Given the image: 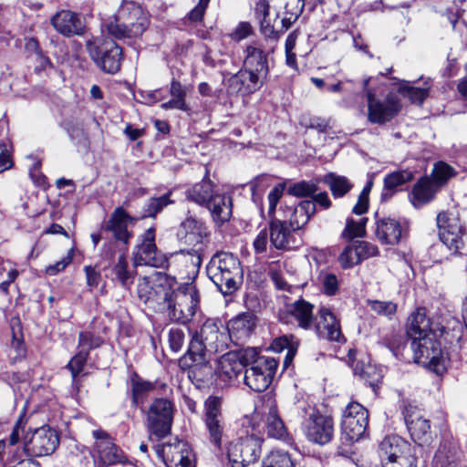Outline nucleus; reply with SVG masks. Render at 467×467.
<instances>
[{
	"instance_id": "obj_1",
	"label": "nucleus",
	"mask_w": 467,
	"mask_h": 467,
	"mask_svg": "<svg viewBox=\"0 0 467 467\" xmlns=\"http://www.w3.org/2000/svg\"><path fill=\"white\" fill-rule=\"evenodd\" d=\"M220 325L215 319L205 320L200 331L192 335L186 354L179 360L182 369L187 371L188 378L197 387L213 376L207 351H223L227 348V332Z\"/></svg>"
},
{
	"instance_id": "obj_2",
	"label": "nucleus",
	"mask_w": 467,
	"mask_h": 467,
	"mask_svg": "<svg viewBox=\"0 0 467 467\" xmlns=\"http://www.w3.org/2000/svg\"><path fill=\"white\" fill-rule=\"evenodd\" d=\"M407 334L412 339L411 348L415 362L437 375H443L447 371L449 358L437 340L436 332L431 327L425 308H418L410 316Z\"/></svg>"
},
{
	"instance_id": "obj_3",
	"label": "nucleus",
	"mask_w": 467,
	"mask_h": 467,
	"mask_svg": "<svg viewBox=\"0 0 467 467\" xmlns=\"http://www.w3.org/2000/svg\"><path fill=\"white\" fill-rule=\"evenodd\" d=\"M362 88L368 102V120L370 123L383 125L399 114L401 104L397 94L389 92L384 98H379V95L383 94V88L372 78H365Z\"/></svg>"
},
{
	"instance_id": "obj_4",
	"label": "nucleus",
	"mask_w": 467,
	"mask_h": 467,
	"mask_svg": "<svg viewBox=\"0 0 467 467\" xmlns=\"http://www.w3.org/2000/svg\"><path fill=\"white\" fill-rule=\"evenodd\" d=\"M296 410L303 419L302 430L308 441L325 445L332 440L334 421L331 417L320 413L313 403L304 400L297 401Z\"/></svg>"
},
{
	"instance_id": "obj_5",
	"label": "nucleus",
	"mask_w": 467,
	"mask_h": 467,
	"mask_svg": "<svg viewBox=\"0 0 467 467\" xmlns=\"http://www.w3.org/2000/svg\"><path fill=\"white\" fill-rule=\"evenodd\" d=\"M207 274L219 291L224 295L236 289V277L242 274L240 262L230 253H217L207 265Z\"/></svg>"
},
{
	"instance_id": "obj_6",
	"label": "nucleus",
	"mask_w": 467,
	"mask_h": 467,
	"mask_svg": "<svg viewBox=\"0 0 467 467\" xmlns=\"http://www.w3.org/2000/svg\"><path fill=\"white\" fill-rule=\"evenodd\" d=\"M439 238L451 254H457L465 245L467 227L457 208L440 212L436 217Z\"/></svg>"
},
{
	"instance_id": "obj_7",
	"label": "nucleus",
	"mask_w": 467,
	"mask_h": 467,
	"mask_svg": "<svg viewBox=\"0 0 467 467\" xmlns=\"http://www.w3.org/2000/svg\"><path fill=\"white\" fill-rule=\"evenodd\" d=\"M87 50L94 62L106 73L115 74L120 69L122 49L113 40L103 36L86 42Z\"/></svg>"
},
{
	"instance_id": "obj_8",
	"label": "nucleus",
	"mask_w": 467,
	"mask_h": 467,
	"mask_svg": "<svg viewBox=\"0 0 467 467\" xmlns=\"http://www.w3.org/2000/svg\"><path fill=\"white\" fill-rule=\"evenodd\" d=\"M168 316L171 321L186 324L196 313L199 295L195 286L187 285L177 291H170L169 300L166 301Z\"/></svg>"
},
{
	"instance_id": "obj_9",
	"label": "nucleus",
	"mask_w": 467,
	"mask_h": 467,
	"mask_svg": "<svg viewBox=\"0 0 467 467\" xmlns=\"http://www.w3.org/2000/svg\"><path fill=\"white\" fill-rule=\"evenodd\" d=\"M173 283L174 280L166 274L155 272L150 276L139 279L138 296L143 303L152 306L164 304L169 300Z\"/></svg>"
},
{
	"instance_id": "obj_10",
	"label": "nucleus",
	"mask_w": 467,
	"mask_h": 467,
	"mask_svg": "<svg viewBox=\"0 0 467 467\" xmlns=\"http://www.w3.org/2000/svg\"><path fill=\"white\" fill-rule=\"evenodd\" d=\"M263 439L252 433L232 441L227 449V457L232 467H244L255 462L261 455Z\"/></svg>"
},
{
	"instance_id": "obj_11",
	"label": "nucleus",
	"mask_w": 467,
	"mask_h": 467,
	"mask_svg": "<svg viewBox=\"0 0 467 467\" xmlns=\"http://www.w3.org/2000/svg\"><path fill=\"white\" fill-rule=\"evenodd\" d=\"M278 361L271 357H259L246 368L243 376L244 384L255 392L265 391L271 384L276 372Z\"/></svg>"
},
{
	"instance_id": "obj_12",
	"label": "nucleus",
	"mask_w": 467,
	"mask_h": 467,
	"mask_svg": "<svg viewBox=\"0 0 467 467\" xmlns=\"http://www.w3.org/2000/svg\"><path fill=\"white\" fill-rule=\"evenodd\" d=\"M172 424V404L167 399H156L147 413V430L158 440L165 438Z\"/></svg>"
},
{
	"instance_id": "obj_13",
	"label": "nucleus",
	"mask_w": 467,
	"mask_h": 467,
	"mask_svg": "<svg viewBox=\"0 0 467 467\" xmlns=\"http://www.w3.org/2000/svg\"><path fill=\"white\" fill-rule=\"evenodd\" d=\"M368 424V411L358 402H350L342 415V435L349 441L364 437Z\"/></svg>"
},
{
	"instance_id": "obj_14",
	"label": "nucleus",
	"mask_w": 467,
	"mask_h": 467,
	"mask_svg": "<svg viewBox=\"0 0 467 467\" xmlns=\"http://www.w3.org/2000/svg\"><path fill=\"white\" fill-rule=\"evenodd\" d=\"M133 261L134 266L149 265L159 268L166 265V257L155 244V229L153 227L147 229L142 234L140 243L133 252Z\"/></svg>"
},
{
	"instance_id": "obj_15",
	"label": "nucleus",
	"mask_w": 467,
	"mask_h": 467,
	"mask_svg": "<svg viewBox=\"0 0 467 467\" xmlns=\"http://www.w3.org/2000/svg\"><path fill=\"white\" fill-rule=\"evenodd\" d=\"M58 444L57 431L49 426H43L34 431L30 439L25 442L21 452L35 457L47 456L53 453Z\"/></svg>"
},
{
	"instance_id": "obj_16",
	"label": "nucleus",
	"mask_w": 467,
	"mask_h": 467,
	"mask_svg": "<svg viewBox=\"0 0 467 467\" xmlns=\"http://www.w3.org/2000/svg\"><path fill=\"white\" fill-rule=\"evenodd\" d=\"M176 236L185 245L204 249L209 243L210 232L203 222L189 216L180 224Z\"/></svg>"
},
{
	"instance_id": "obj_17",
	"label": "nucleus",
	"mask_w": 467,
	"mask_h": 467,
	"mask_svg": "<svg viewBox=\"0 0 467 467\" xmlns=\"http://www.w3.org/2000/svg\"><path fill=\"white\" fill-rule=\"evenodd\" d=\"M156 452L167 467H191V448L187 442L174 438L156 446Z\"/></svg>"
},
{
	"instance_id": "obj_18",
	"label": "nucleus",
	"mask_w": 467,
	"mask_h": 467,
	"mask_svg": "<svg viewBox=\"0 0 467 467\" xmlns=\"http://www.w3.org/2000/svg\"><path fill=\"white\" fill-rule=\"evenodd\" d=\"M402 415L412 440L420 446L427 443L431 438V423L421 410L409 404L403 407Z\"/></svg>"
},
{
	"instance_id": "obj_19",
	"label": "nucleus",
	"mask_w": 467,
	"mask_h": 467,
	"mask_svg": "<svg viewBox=\"0 0 467 467\" xmlns=\"http://www.w3.org/2000/svg\"><path fill=\"white\" fill-rule=\"evenodd\" d=\"M221 401L216 397H210L205 402L204 422L212 443L221 448L224 434L225 422L221 412Z\"/></svg>"
},
{
	"instance_id": "obj_20",
	"label": "nucleus",
	"mask_w": 467,
	"mask_h": 467,
	"mask_svg": "<svg viewBox=\"0 0 467 467\" xmlns=\"http://www.w3.org/2000/svg\"><path fill=\"white\" fill-rule=\"evenodd\" d=\"M244 367L242 357L230 351L218 359L215 373L224 384L234 385L240 383V378L244 374Z\"/></svg>"
},
{
	"instance_id": "obj_21",
	"label": "nucleus",
	"mask_w": 467,
	"mask_h": 467,
	"mask_svg": "<svg viewBox=\"0 0 467 467\" xmlns=\"http://www.w3.org/2000/svg\"><path fill=\"white\" fill-rule=\"evenodd\" d=\"M313 328L319 338L342 343L346 338L341 331L340 322L335 314L327 307L322 306L318 310V320Z\"/></svg>"
},
{
	"instance_id": "obj_22",
	"label": "nucleus",
	"mask_w": 467,
	"mask_h": 467,
	"mask_svg": "<svg viewBox=\"0 0 467 467\" xmlns=\"http://www.w3.org/2000/svg\"><path fill=\"white\" fill-rule=\"evenodd\" d=\"M95 439V451L98 460L104 465H112L123 462L124 455L120 449L112 441L107 432L102 430L92 431Z\"/></svg>"
},
{
	"instance_id": "obj_23",
	"label": "nucleus",
	"mask_w": 467,
	"mask_h": 467,
	"mask_svg": "<svg viewBox=\"0 0 467 467\" xmlns=\"http://www.w3.org/2000/svg\"><path fill=\"white\" fill-rule=\"evenodd\" d=\"M54 28L65 36H81L85 31V25L81 16L70 10H61L51 18Z\"/></svg>"
},
{
	"instance_id": "obj_24",
	"label": "nucleus",
	"mask_w": 467,
	"mask_h": 467,
	"mask_svg": "<svg viewBox=\"0 0 467 467\" xmlns=\"http://www.w3.org/2000/svg\"><path fill=\"white\" fill-rule=\"evenodd\" d=\"M266 78L261 74L241 69L228 80L230 92H240L243 95L254 93L261 88Z\"/></svg>"
},
{
	"instance_id": "obj_25",
	"label": "nucleus",
	"mask_w": 467,
	"mask_h": 467,
	"mask_svg": "<svg viewBox=\"0 0 467 467\" xmlns=\"http://www.w3.org/2000/svg\"><path fill=\"white\" fill-rule=\"evenodd\" d=\"M314 306L304 299H298L293 303L287 304L284 312V317L281 319L288 323L289 320L285 318L291 317L300 328L305 330L313 329L314 327Z\"/></svg>"
},
{
	"instance_id": "obj_26",
	"label": "nucleus",
	"mask_w": 467,
	"mask_h": 467,
	"mask_svg": "<svg viewBox=\"0 0 467 467\" xmlns=\"http://www.w3.org/2000/svg\"><path fill=\"white\" fill-rule=\"evenodd\" d=\"M266 431L270 438L292 443L293 439L281 419L275 400L269 398L266 404Z\"/></svg>"
},
{
	"instance_id": "obj_27",
	"label": "nucleus",
	"mask_w": 467,
	"mask_h": 467,
	"mask_svg": "<svg viewBox=\"0 0 467 467\" xmlns=\"http://www.w3.org/2000/svg\"><path fill=\"white\" fill-rule=\"evenodd\" d=\"M293 229L286 223L278 219H273L269 224V235L271 245L278 250H291L298 244L295 239Z\"/></svg>"
},
{
	"instance_id": "obj_28",
	"label": "nucleus",
	"mask_w": 467,
	"mask_h": 467,
	"mask_svg": "<svg viewBox=\"0 0 467 467\" xmlns=\"http://www.w3.org/2000/svg\"><path fill=\"white\" fill-rule=\"evenodd\" d=\"M256 325L255 316L252 313H243L232 318L227 324L228 339L243 343L254 331Z\"/></svg>"
},
{
	"instance_id": "obj_29",
	"label": "nucleus",
	"mask_w": 467,
	"mask_h": 467,
	"mask_svg": "<svg viewBox=\"0 0 467 467\" xmlns=\"http://www.w3.org/2000/svg\"><path fill=\"white\" fill-rule=\"evenodd\" d=\"M403 231L400 223L394 218H376L375 235L383 244H397L402 237Z\"/></svg>"
},
{
	"instance_id": "obj_30",
	"label": "nucleus",
	"mask_w": 467,
	"mask_h": 467,
	"mask_svg": "<svg viewBox=\"0 0 467 467\" xmlns=\"http://www.w3.org/2000/svg\"><path fill=\"white\" fill-rule=\"evenodd\" d=\"M415 448L399 436H388L379 444V455L382 461L395 462L400 456L414 452Z\"/></svg>"
},
{
	"instance_id": "obj_31",
	"label": "nucleus",
	"mask_w": 467,
	"mask_h": 467,
	"mask_svg": "<svg viewBox=\"0 0 467 467\" xmlns=\"http://www.w3.org/2000/svg\"><path fill=\"white\" fill-rule=\"evenodd\" d=\"M132 221L133 218L122 207H117L107 222L105 229L111 232L116 240L128 244L132 236L128 231V224Z\"/></svg>"
},
{
	"instance_id": "obj_32",
	"label": "nucleus",
	"mask_w": 467,
	"mask_h": 467,
	"mask_svg": "<svg viewBox=\"0 0 467 467\" xmlns=\"http://www.w3.org/2000/svg\"><path fill=\"white\" fill-rule=\"evenodd\" d=\"M269 13L270 4L268 0H257L255 2L254 7V15L259 24L260 32L266 38L278 39L279 36L285 31H283L282 28L276 29L275 27L274 23L269 17Z\"/></svg>"
},
{
	"instance_id": "obj_33",
	"label": "nucleus",
	"mask_w": 467,
	"mask_h": 467,
	"mask_svg": "<svg viewBox=\"0 0 467 467\" xmlns=\"http://www.w3.org/2000/svg\"><path fill=\"white\" fill-rule=\"evenodd\" d=\"M243 69L268 76L267 55L264 49L256 45H249L244 50Z\"/></svg>"
},
{
	"instance_id": "obj_34",
	"label": "nucleus",
	"mask_w": 467,
	"mask_h": 467,
	"mask_svg": "<svg viewBox=\"0 0 467 467\" xmlns=\"http://www.w3.org/2000/svg\"><path fill=\"white\" fill-rule=\"evenodd\" d=\"M436 192L437 188L433 182L428 177H421L414 184L409 198L413 207L420 209L431 202Z\"/></svg>"
},
{
	"instance_id": "obj_35",
	"label": "nucleus",
	"mask_w": 467,
	"mask_h": 467,
	"mask_svg": "<svg viewBox=\"0 0 467 467\" xmlns=\"http://www.w3.org/2000/svg\"><path fill=\"white\" fill-rule=\"evenodd\" d=\"M414 174L409 170H400L389 173L384 178L381 201L388 202L398 191V188L412 181Z\"/></svg>"
},
{
	"instance_id": "obj_36",
	"label": "nucleus",
	"mask_w": 467,
	"mask_h": 467,
	"mask_svg": "<svg viewBox=\"0 0 467 467\" xmlns=\"http://www.w3.org/2000/svg\"><path fill=\"white\" fill-rule=\"evenodd\" d=\"M205 207L209 209L216 223H223L231 218L232 201L225 194L214 193Z\"/></svg>"
},
{
	"instance_id": "obj_37",
	"label": "nucleus",
	"mask_w": 467,
	"mask_h": 467,
	"mask_svg": "<svg viewBox=\"0 0 467 467\" xmlns=\"http://www.w3.org/2000/svg\"><path fill=\"white\" fill-rule=\"evenodd\" d=\"M316 213V205L310 200L300 202L296 205L289 217V224L293 231L301 229Z\"/></svg>"
},
{
	"instance_id": "obj_38",
	"label": "nucleus",
	"mask_w": 467,
	"mask_h": 467,
	"mask_svg": "<svg viewBox=\"0 0 467 467\" xmlns=\"http://www.w3.org/2000/svg\"><path fill=\"white\" fill-rule=\"evenodd\" d=\"M213 184L209 179H203L202 182L195 183L186 192V198L199 205L206 206L213 196Z\"/></svg>"
},
{
	"instance_id": "obj_39",
	"label": "nucleus",
	"mask_w": 467,
	"mask_h": 467,
	"mask_svg": "<svg viewBox=\"0 0 467 467\" xmlns=\"http://www.w3.org/2000/svg\"><path fill=\"white\" fill-rule=\"evenodd\" d=\"M104 28L109 35L116 39L136 37L144 31V27H140V26L129 27L127 25L118 21L115 17L110 18L109 22L105 23Z\"/></svg>"
},
{
	"instance_id": "obj_40",
	"label": "nucleus",
	"mask_w": 467,
	"mask_h": 467,
	"mask_svg": "<svg viewBox=\"0 0 467 467\" xmlns=\"http://www.w3.org/2000/svg\"><path fill=\"white\" fill-rule=\"evenodd\" d=\"M113 279L118 281L120 285L129 289L134 282L135 270L130 268L127 257L121 254L118 257L116 264L112 268Z\"/></svg>"
},
{
	"instance_id": "obj_41",
	"label": "nucleus",
	"mask_w": 467,
	"mask_h": 467,
	"mask_svg": "<svg viewBox=\"0 0 467 467\" xmlns=\"http://www.w3.org/2000/svg\"><path fill=\"white\" fill-rule=\"evenodd\" d=\"M114 17L118 19V21L127 25L129 27L140 26V27L145 28L144 18L141 16V10L133 3L123 5Z\"/></svg>"
},
{
	"instance_id": "obj_42",
	"label": "nucleus",
	"mask_w": 467,
	"mask_h": 467,
	"mask_svg": "<svg viewBox=\"0 0 467 467\" xmlns=\"http://www.w3.org/2000/svg\"><path fill=\"white\" fill-rule=\"evenodd\" d=\"M307 0H286L284 16L281 20L282 30H288L301 16Z\"/></svg>"
},
{
	"instance_id": "obj_43",
	"label": "nucleus",
	"mask_w": 467,
	"mask_h": 467,
	"mask_svg": "<svg viewBox=\"0 0 467 467\" xmlns=\"http://www.w3.org/2000/svg\"><path fill=\"white\" fill-rule=\"evenodd\" d=\"M155 389V384L134 375L130 379L132 402L135 405L142 403L144 399Z\"/></svg>"
},
{
	"instance_id": "obj_44",
	"label": "nucleus",
	"mask_w": 467,
	"mask_h": 467,
	"mask_svg": "<svg viewBox=\"0 0 467 467\" xmlns=\"http://www.w3.org/2000/svg\"><path fill=\"white\" fill-rule=\"evenodd\" d=\"M324 181L335 198L343 197L353 187V184L347 177L337 175L335 173L327 174Z\"/></svg>"
},
{
	"instance_id": "obj_45",
	"label": "nucleus",
	"mask_w": 467,
	"mask_h": 467,
	"mask_svg": "<svg viewBox=\"0 0 467 467\" xmlns=\"http://www.w3.org/2000/svg\"><path fill=\"white\" fill-rule=\"evenodd\" d=\"M264 467H296V462L292 456L284 451L276 450L270 454L263 462Z\"/></svg>"
},
{
	"instance_id": "obj_46",
	"label": "nucleus",
	"mask_w": 467,
	"mask_h": 467,
	"mask_svg": "<svg viewBox=\"0 0 467 467\" xmlns=\"http://www.w3.org/2000/svg\"><path fill=\"white\" fill-rule=\"evenodd\" d=\"M88 352L85 350H78V353L71 358L67 368L70 370L72 375L73 386L78 389L79 381L77 379L78 375L80 374L86 365L88 359Z\"/></svg>"
},
{
	"instance_id": "obj_47",
	"label": "nucleus",
	"mask_w": 467,
	"mask_h": 467,
	"mask_svg": "<svg viewBox=\"0 0 467 467\" xmlns=\"http://www.w3.org/2000/svg\"><path fill=\"white\" fill-rule=\"evenodd\" d=\"M454 169L444 161H439L434 164L431 176L433 183L441 186L446 183L449 179L455 176Z\"/></svg>"
},
{
	"instance_id": "obj_48",
	"label": "nucleus",
	"mask_w": 467,
	"mask_h": 467,
	"mask_svg": "<svg viewBox=\"0 0 467 467\" xmlns=\"http://www.w3.org/2000/svg\"><path fill=\"white\" fill-rule=\"evenodd\" d=\"M429 90V85L424 88H415L405 84L401 85L399 88V91L403 94L404 97H407L411 103L419 105L422 104L424 99L428 97Z\"/></svg>"
},
{
	"instance_id": "obj_49",
	"label": "nucleus",
	"mask_w": 467,
	"mask_h": 467,
	"mask_svg": "<svg viewBox=\"0 0 467 467\" xmlns=\"http://www.w3.org/2000/svg\"><path fill=\"white\" fill-rule=\"evenodd\" d=\"M354 373L359 375L360 378L368 381L373 388L378 385L381 378L376 368L371 365L357 363L354 368Z\"/></svg>"
},
{
	"instance_id": "obj_50",
	"label": "nucleus",
	"mask_w": 467,
	"mask_h": 467,
	"mask_svg": "<svg viewBox=\"0 0 467 467\" xmlns=\"http://www.w3.org/2000/svg\"><path fill=\"white\" fill-rule=\"evenodd\" d=\"M204 249L202 248H196L192 247L189 250H181L178 253V255L182 256V259L186 264H190L188 267L192 268V272L198 271L202 265V257L203 254Z\"/></svg>"
},
{
	"instance_id": "obj_51",
	"label": "nucleus",
	"mask_w": 467,
	"mask_h": 467,
	"mask_svg": "<svg viewBox=\"0 0 467 467\" xmlns=\"http://www.w3.org/2000/svg\"><path fill=\"white\" fill-rule=\"evenodd\" d=\"M170 94L171 99L178 105V109L182 111H189L190 108L188 107L185 97H186V88L183 87L179 81L172 80L170 88Z\"/></svg>"
},
{
	"instance_id": "obj_52",
	"label": "nucleus",
	"mask_w": 467,
	"mask_h": 467,
	"mask_svg": "<svg viewBox=\"0 0 467 467\" xmlns=\"http://www.w3.org/2000/svg\"><path fill=\"white\" fill-rule=\"evenodd\" d=\"M367 221V218H361L358 221H355L352 218L348 219L343 236L348 239L362 237L365 234Z\"/></svg>"
},
{
	"instance_id": "obj_53",
	"label": "nucleus",
	"mask_w": 467,
	"mask_h": 467,
	"mask_svg": "<svg viewBox=\"0 0 467 467\" xmlns=\"http://www.w3.org/2000/svg\"><path fill=\"white\" fill-rule=\"evenodd\" d=\"M317 192V186L314 182L301 181L291 185L287 192L296 197L312 196Z\"/></svg>"
},
{
	"instance_id": "obj_54",
	"label": "nucleus",
	"mask_w": 467,
	"mask_h": 467,
	"mask_svg": "<svg viewBox=\"0 0 467 467\" xmlns=\"http://www.w3.org/2000/svg\"><path fill=\"white\" fill-rule=\"evenodd\" d=\"M170 195L171 193H167L158 198L150 199L147 203L144 216L155 217L156 214L160 213L165 206L172 202L170 200Z\"/></svg>"
},
{
	"instance_id": "obj_55",
	"label": "nucleus",
	"mask_w": 467,
	"mask_h": 467,
	"mask_svg": "<svg viewBox=\"0 0 467 467\" xmlns=\"http://www.w3.org/2000/svg\"><path fill=\"white\" fill-rule=\"evenodd\" d=\"M362 258L357 251L354 244L348 245L339 256V262L343 268H350L358 264Z\"/></svg>"
},
{
	"instance_id": "obj_56",
	"label": "nucleus",
	"mask_w": 467,
	"mask_h": 467,
	"mask_svg": "<svg viewBox=\"0 0 467 467\" xmlns=\"http://www.w3.org/2000/svg\"><path fill=\"white\" fill-rule=\"evenodd\" d=\"M102 344V339L90 332H81L78 336V350H85L88 353L90 349L99 348Z\"/></svg>"
},
{
	"instance_id": "obj_57",
	"label": "nucleus",
	"mask_w": 467,
	"mask_h": 467,
	"mask_svg": "<svg viewBox=\"0 0 467 467\" xmlns=\"http://www.w3.org/2000/svg\"><path fill=\"white\" fill-rule=\"evenodd\" d=\"M368 306L377 314L386 317H391L397 311V305L391 301L370 300Z\"/></svg>"
},
{
	"instance_id": "obj_58",
	"label": "nucleus",
	"mask_w": 467,
	"mask_h": 467,
	"mask_svg": "<svg viewBox=\"0 0 467 467\" xmlns=\"http://www.w3.org/2000/svg\"><path fill=\"white\" fill-rule=\"evenodd\" d=\"M210 0H199L198 4L184 17L185 23L188 21L196 24L202 21Z\"/></svg>"
},
{
	"instance_id": "obj_59",
	"label": "nucleus",
	"mask_w": 467,
	"mask_h": 467,
	"mask_svg": "<svg viewBox=\"0 0 467 467\" xmlns=\"http://www.w3.org/2000/svg\"><path fill=\"white\" fill-rule=\"evenodd\" d=\"M74 256V250L70 249L67 255L64 256L61 260L56 262L55 264L49 265L46 267L45 272L48 275H56L61 272H63L67 265L72 263Z\"/></svg>"
},
{
	"instance_id": "obj_60",
	"label": "nucleus",
	"mask_w": 467,
	"mask_h": 467,
	"mask_svg": "<svg viewBox=\"0 0 467 467\" xmlns=\"http://www.w3.org/2000/svg\"><path fill=\"white\" fill-rule=\"evenodd\" d=\"M324 293L327 296H333L338 289V281L337 276L331 273H322L319 276Z\"/></svg>"
},
{
	"instance_id": "obj_61",
	"label": "nucleus",
	"mask_w": 467,
	"mask_h": 467,
	"mask_svg": "<svg viewBox=\"0 0 467 467\" xmlns=\"http://www.w3.org/2000/svg\"><path fill=\"white\" fill-rule=\"evenodd\" d=\"M185 341V334L180 328H171L169 332V344L173 352H179Z\"/></svg>"
},
{
	"instance_id": "obj_62",
	"label": "nucleus",
	"mask_w": 467,
	"mask_h": 467,
	"mask_svg": "<svg viewBox=\"0 0 467 467\" xmlns=\"http://www.w3.org/2000/svg\"><path fill=\"white\" fill-rule=\"evenodd\" d=\"M270 179L266 175H260L254 178L250 182V190L252 192L253 199L255 201V198L259 196L270 184Z\"/></svg>"
},
{
	"instance_id": "obj_63",
	"label": "nucleus",
	"mask_w": 467,
	"mask_h": 467,
	"mask_svg": "<svg viewBox=\"0 0 467 467\" xmlns=\"http://www.w3.org/2000/svg\"><path fill=\"white\" fill-rule=\"evenodd\" d=\"M415 451L400 456L395 462H386L383 467H417Z\"/></svg>"
},
{
	"instance_id": "obj_64",
	"label": "nucleus",
	"mask_w": 467,
	"mask_h": 467,
	"mask_svg": "<svg viewBox=\"0 0 467 467\" xmlns=\"http://www.w3.org/2000/svg\"><path fill=\"white\" fill-rule=\"evenodd\" d=\"M354 245L362 259L378 254V248L368 242L358 241L354 243Z\"/></svg>"
}]
</instances>
